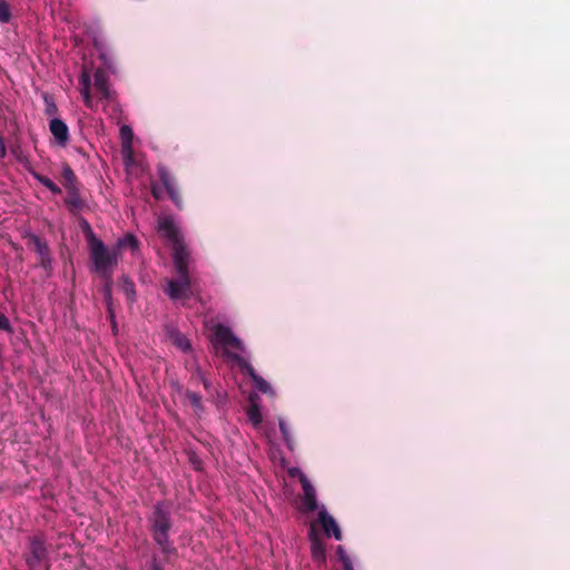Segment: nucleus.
Returning <instances> with one entry per match:
<instances>
[{
	"mask_svg": "<svg viewBox=\"0 0 570 570\" xmlns=\"http://www.w3.org/2000/svg\"><path fill=\"white\" fill-rule=\"evenodd\" d=\"M158 230L173 246V261L178 275L177 279H166L164 291L173 301L186 298L189 294H193L189 273V264L191 262L190 254L180 237L179 229L173 217L160 216L158 218Z\"/></svg>",
	"mask_w": 570,
	"mask_h": 570,
	"instance_id": "f257e3e1",
	"label": "nucleus"
},
{
	"mask_svg": "<svg viewBox=\"0 0 570 570\" xmlns=\"http://www.w3.org/2000/svg\"><path fill=\"white\" fill-rule=\"evenodd\" d=\"M206 327L210 331V341L214 346L223 350L224 355L229 361L235 362L240 368H243L252 377L255 383V387L259 392L275 395L271 384L259 376L246 360V350L243 342L236 337L228 327L222 324H215L210 327L206 324Z\"/></svg>",
	"mask_w": 570,
	"mask_h": 570,
	"instance_id": "f03ea898",
	"label": "nucleus"
},
{
	"mask_svg": "<svg viewBox=\"0 0 570 570\" xmlns=\"http://www.w3.org/2000/svg\"><path fill=\"white\" fill-rule=\"evenodd\" d=\"M86 238L89 247L90 258L94 265L95 272H97L101 277L106 279V285L104 287L105 298L110 307L111 299V275L119 262V253L116 247L109 249L106 247L104 242L98 238L95 233L91 230L90 226L87 224V233ZM110 318L112 323H115L114 314L109 308ZM114 331H116V324H114Z\"/></svg>",
	"mask_w": 570,
	"mask_h": 570,
	"instance_id": "7ed1b4c3",
	"label": "nucleus"
},
{
	"mask_svg": "<svg viewBox=\"0 0 570 570\" xmlns=\"http://www.w3.org/2000/svg\"><path fill=\"white\" fill-rule=\"evenodd\" d=\"M154 532V540L160 547L165 554L176 553V548L169 541L168 531L170 529L169 511L161 503H157L150 519Z\"/></svg>",
	"mask_w": 570,
	"mask_h": 570,
	"instance_id": "20e7f679",
	"label": "nucleus"
},
{
	"mask_svg": "<svg viewBox=\"0 0 570 570\" xmlns=\"http://www.w3.org/2000/svg\"><path fill=\"white\" fill-rule=\"evenodd\" d=\"M24 561L29 570H49L50 560L46 541L40 537L29 540L28 551Z\"/></svg>",
	"mask_w": 570,
	"mask_h": 570,
	"instance_id": "39448f33",
	"label": "nucleus"
},
{
	"mask_svg": "<svg viewBox=\"0 0 570 570\" xmlns=\"http://www.w3.org/2000/svg\"><path fill=\"white\" fill-rule=\"evenodd\" d=\"M292 475H298L299 481L303 488V497H302V505L301 509L303 512H312L318 508L316 500V491L312 483L308 481L306 475L301 472L298 469H294L291 471Z\"/></svg>",
	"mask_w": 570,
	"mask_h": 570,
	"instance_id": "423d86ee",
	"label": "nucleus"
},
{
	"mask_svg": "<svg viewBox=\"0 0 570 570\" xmlns=\"http://www.w3.org/2000/svg\"><path fill=\"white\" fill-rule=\"evenodd\" d=\"M318 522L327 537L333 535L335 540H342V532L336 520L327 512L324 505L320 508Z\"/></svg>",
	"mask_w": 570,
	"mask_h": 570,
	"instance_id": "0eeeda50",
	"label": "nucleus"
},
{
	"mask_svg": "<svg viewBox=\"0 0 570 570\" xmlns=\"http://www.w3.org/2000/svg\"><path fill=\"white\" fill-rule=\"evenodd\" d=\"M49 130L59 146L65 147L67 145L69 140V129L65 121L57 117L51 118L49 121Z\"/></svg>",
	"mask_w": 570,
	"mask_h": 570,
	"instance_id": "6e6552de",
	"label": "nucleus"
},
{
	"mask_svg": "<svg viewBox=\"0 0 570 570\" xmlns=\"http://www.w3.org/2000/svg\"><path fill=\"white\" fill-rule=\"evenodd\" d=\"M158 174L165 189L167 190L168 196L178 207H180L181 200L178 190L175 186L174 178L171 177V175L169 174L165 166H158Z\"/></svg>",
	"mask_w": 570,
	"mask_h": 570,
	"instance_id": "1a4fd4ad",
	"label": "nucleus"
},
{
	"mask_svg": "<svg viewBox=\"0 0 570 570\" xmlns=\"http://www.w3.org/2000/svg\"><path fill=\"white\" fill-rule=\"evenodd\" d=\"M308 540L311 542V553L314 561L323 563L325 561V547L316 532L314 525H311L308 531Z\"/></svg>",
	"mask_w": 570,
	"mask_h": 570,
	"instance_id": "9d476101",
	"label": "nucleus"
},
{
	"mask_svg": "<svg viewBox=\"0 0 570 570\" xmlns=\"http://www.w3.org/2000/svg\"><path fill=\"white\" fill-rule=\"evenodd\" d=\"M120 137H121L122 156H124L125 163L128 165L132 161V140H134L132 129L128 125H122L120 127Z\"/></svg>",
	"mask_w": 570,
	"mask_h": 570,
	"instance_id": "9b49d317",
	"label": "nucleus"
},
{
	"mask_svg": "<svg viewBox=\"0 0 570 570\" xmlns=\"http://www.w3.org/2000/svg\"><path fill=\"white\" fill-rule=\"evenodd\" d=\"M95 88L100 95L101 99L110 100L112 92L109 87V77L102 69H97L94 75Z\"/></svg>",
	"mask_w": 570,
	"mask_h": 570,
	"instance_id": "f8f14e48",
	"label": "nucleus"
},
{
	"mask_svg": "<svg viewBox=\"0 0 570 570\" xmlns=\"http://www.w3.org/2000/svg\"><path fill=\"white\" fill-rule=\"evenodd\" d=\"M258 400L259 396L257 393H252L248 397L249 406L246 410L248 421L253 424L254 428H259L263 421Z\"/></svg>",
	"mask_w": 570,
	"mask_h": 570,
	"instance_id": "ddd939ff",
	"label": "nucleus"
},
{
	"mask_svg": "<svg viewBox=\"0 0 570 570\" xmlns=\"http://www.w3.org/2000/svg\"><path fill=\"white\" fill-rule=\"evenodd\" d=\"M79 81H80V92L83 98L85 105L88 108L94 109L95 102H94V99L90 94L91 77L86 69H83L81 71Z\"/></svg>",
	"mask_w": 570,
	"mask_h": 570,
	"instance_id": "4468645a",
	"label": "nucleus"
},
{
	"mask_svg": "<svg viewBox=\"0 0 570 570\" xmlns=\"http://www.w3.org/2000/svg\"><path fill=\"white\" fill-rule=\"evenodd\" d=\"M115 247L118 249L119 256H121L122 250L127 249L130 250L132 255H135L139 252V242L132 234H126L124 237L117 240Z\"/></svg>",
	"mask_w": 570,
	"mask_h": 570,
	"instance_id": "2eb2a0df",
	"label": "nucleus"
},
{
	"mask_svg": "<svg viewBox=\"0 0 570 570\" xmlns=\"http://www.w3.org/2000/svg\"><path fill=\"white\" fill-rule=\"evenodd\" d=\"M168 337L173 342V344L176 345L183 352H188L191 350L189 340L177 330H168Z\"/></svg>",
	"mask_w": 570,
	"mask_h": 570,
	"instance_id": "dca6fc26",
	"label": "nucleus"
},
{
	"mask_svg": "<svg viewBox=\"0 0 570 570\" xmlns=\"http://www.w3.org/2000/svg\"><path fill=\"white\" fill-rule=\"evenodd\" d=\"M68 190V197L66 198V204L72 208V209H79L82 206V202L80 199L78 188H69Z\"/></svg>",
	"mask_w": 570,
	"mask_h": 570,
	"instance_id": "f3484780",
	"label": "nucleus"
},
{
	"mask_svg": "<svg viewBox=\"0 0 570 570\" xmlns=\"http://www.w3.org/2000/svg\"><path fill=\"white\" fill-rule=\"evenodd\" d=\"M30 239L35 245L36 252L41 256L42 263H45L48 257V246L45 242L40 239L37 235H30Z\"/></svg>",
	"mask_w": 570,
	"mask_h": 570,
	"instance_id": "a211bd4d",
	"label": "nucleus"
},
{
	"mask_svg": "<svg viewBox=\"0 0 570 570\" xmlns=\"http://www.w3.org/2000/svg\"><path fill=\"white\" fill-rule=\"evenodd\" d=\"M42 99H43V102H45V112L46 115L50 116V117H55L58 112V107L55 102V99L52 98V96H50L49 94H42Z\"/></svg>",
	"mask_w": 570,
	"mask_h": 570,
	"instance_id": "6ab92c4d",
	"label": "nucleus"
},
{
	"mask_svg": "<svg viewBox=\"0 0 570 570\" xmlns=\"http://www.w3.org/2000/svg\"><path fill=\"white\" fill-rule=\"evenodd\" d=\"M62 176L65 179V187L67 189L77 187V178L73 170L69 166H65L62 169Z\"/></svg>",
	"mask_w": 570,
	"mask_h": 570,
	"instance_id": "aec40b11",
	"label": "nucleus"
},
{
	"mask_svg": "<svg viewBox=\"0 0 570 570\" xmlns=\"http://www.w3.org/2000/svg\"><path fill=\"white\" fill-rule=\"evenodd\" d=\"M33 177L53 194H60L61 189L51 179L40 174L33 173Z\"/></svg>",
	"mask_w": 570,
	"mask_h": 570,
	"instance_id": "412c9836",
	"label": "nucleus"
},
{
	"mask_svg": "<svg viewBox=\"0 0 570 570\" xmlns=\"http://www.w3.org/2000/svg\"><path fill=\"white\" fill-rule=\"evenodd\" d=\"M122 292L126 295L127 299L134 302L136 298L135 284L129 281L127 277H122Z\"/></svg>",
	"mask_w": 570,
	"mask_h": 570,
	"instance_id": "4be33fe9",
	"label": "nucleus"
},
{
	"mask_svg": "<svg viewBox=\"0 0 570 570\" xmlns=\"http://www.w3.org/2000/svg\"><path fill=\"white\" fill-rule=\"evenodd\" d=\"M185 394H186L187 399L189 400L191 406L194 407L195 412L197 414L200 413L203 411L200 395L195 392H189V391H187Z\"/></svg>",
	"mask_w": 570,
	"mask_h": 570,
	"instance_id": "5701e85b",
	"label": "nucleus"
},
{
	"mask_svg": "<svg viewBox=\"0 0 570 570\" xmlns=\"http://www.w3.org/2000/svg\"><path fill=\"white\" fill-rule=\"evenodd\" d=\"M95 47L97 48V50L99 51L100 53V58L102 59L104 63L108 67V68H111V57L109 56L107 49L105 48V46L97 39H95Z\"/></svg>",
	"mask_w": 570,
	"mask_h": 570,
	"instance_id": "b1692460",
	"label": "nucleus"
},
{
	"mask_svg": "<svg viewBox=\"0 0 570 570\" xmlns=\"http://www.w3.org/2000/svg\"><path fill=\"white\" fill-rule=\"evenodd\" d=\"M279 429H281V432L283 434V439H284L287 448L289 450H293V440H292V436H291V432H289V429H288L285 420H283V419H279Z\"/></svg>",
	"mask_w": 570,
	"mask_h": 570,
	"instance_id": "393cba45",
	"label": "nucleus"
},
{
	"mask_svg": "<svg viewBox=\"0 0 570 570\" xmlns=\"http://www.w3.org/2000/svg\"><path fill=\"white\" fill-rule=\"evenodd\" d=\"M337 554L345 570H354L353 562L342 546L337 547Z\"/></svg>",
	"mask_w": 570,
	"mask_h": 570,
	"instance_id": "a878e982",
	"label": "nucleus"
},
{
	"mask_svg": "<svg viewBox=\"0 0 570 570\" xmlns=\"http://www.w3.org/2000/svg\"><path fill=\"white\" fill-rule=\"evenodd\" d=\"M11 17L9 6L6 0H0V22H9Z\"/></svg>",
	"mask_w": 570,
	"mask_h": 570,
	"instance_id": "bb28decb",
	"label": "nucleus"
},
{
	"mask_svg": "<svg viewBox=\"0 0 570 570\" xmlns=\"http://www.w3.org/2000/svg\"><path fill=\"white\" fill-rule=\"evenodd\" d=\"M0 330L6 331L8 333L12 332L9 320L1 312H0Z\"/></svg>",
	"mask_w": 570,
	"mask_h": 570,
	"instance_id": "cd10ccee",
	"label": "nucleus"
},
{
	"mask_svg": "<svg viewBox=\"0 0 570 570\" xmlns=\"http://www.w3.org/2000/svg\"><path fill=\"white\" fill-rule=\"evenodd\" d=\"M151 194L156 199H161L164 196L163 189L157 184H151Z\"/></svg>",
	"mask_w": 570,
	"mask_h": 570,
	"instance_id": "c85d7f7f",
	"label": "nucleus"
},
{
	"mask_svg": "<svg viewBox=\"0 0 570 570\" xmlns=\"http://www.w3.org/2000/svg\"><path fill=\"white\" fill-rule=\"evenodd\" d=\"M6 154H7V149H6L4 140H3L2 136H0V158H4Z\"/></svg>",
	"mask_w": 570,
	"mask_h": 570,
	"instance_id": "c756f323",
	"label": "nucleus"
},
{
	"mask_svg": "<svg viewBox=\"0 0 570 570\" xmlns=\"http://www.w3.org/2000/svg\"><path fill=\"white\" fill-rule=\"evenodd\" d=\"M196 376H197V379H199V380L203 382V384H204L205 389H207V390H208L210 384H209V382H208V381L203 376V374H202V372H200V371H197Z\"/></svg>",
	"mask_w": 570,
	"mask_h": 570,
	"instance_id": "7c9ffc66",
	"label": "nucleus"
},
{
	"mask_svg": "<svg viewBox=\"0 0 570 570\" xmlns=\"http://www.w3.org/2000/svg\"><path fill=\"white\" fill-rule=\"evenodd\" d=\"M151 570H164V569L157 562H154Z\"/></svg>",
	"mask_w": 570,
	"mask_h": 570,
	"instance_id": "2f4dec72",
	"label": "nucleus"
}]
</instances>
